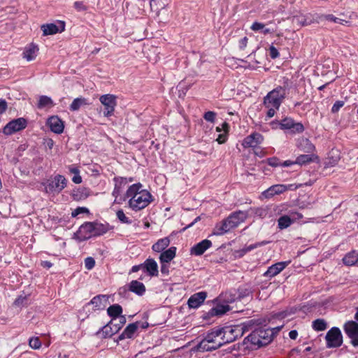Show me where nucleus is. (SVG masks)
Wrapping results in <instances>:
<instances>
[{
  "instance_id": "c85d7f7f",
  "label": "nucleus",
  "mask_w": 358,
  "mask_h": 358,
  "mask_svg": "<svg viewBox=\"0 0 358 358\" xmlns=\"http://www.w3.org/2000/svg\"><path fill=\"white\" fill-rule=\"evenodd\" d=\"M231 229V228L226 219L216 224L213 230V234L216 236H221Z\"/></svg>"
},
{
  "instance_id": "423d86ee",
  "label": "nucleus",
  "mask_w": 358,
  "mask_h": 358,
  "mask_svg": "<svg viewBox=\"0 0 358 358\" xmlns=\"http://www.w3.org/2000/svg\"><path fill=\"white\" fill-rule=\"evenodd\" d=\"M44 185L47 193L57 194L66 187L67 180L64 176L57 174L48 180Z\"/></svg>"
},
{
  "instance_id": "3c124183",
  "label": "nucleus",
  "mask_w": 358,
  "mask_h": 358,
  "mask_svg": "<svg viewBox=\"0 0 358 358\" xmlns=\"http://www.w3.org/2000/svg\"><path fill=\"white\" fill-rule=\"evenodd\" d=\"M215 117H216V113L213 111H208V112L205 113V114L203 115V118L206 121L210 122H213L215 121Z\"/></svg>"
},
{
  "instance_id": "2f4dec72",
  "label": "nucleus",
  "mask_w": 358,
  "mask_h": 358,
  "mask_svg": "<svg viewBox=\"0 0 358 358\" xmlns=\"http://www.w3.org/2000/svg\"><path fill=\"white\" fill-rule=\"evenodd\" d=\"M358 262V252L352 250L347 253L343 258V262L348 266H354Z\"/></svg>"
},
{
  "instance_id": "0e129e2a",
  "label": "nucleus",
  "mask_w": 358,
  "mask_h": 358,
  "mask_svg": "<svg viewBox=\"0 0 358 358\" xmlns=\"http://www.w3.org/2000/svg\"><path fill=\"white\" fill-rule=\"evenodd\" d=\"M289 336L291 339H296L298 336V333L296 330H292L291 331H289Z\"/></svg>"
},
{
  "instance_id": "a18cd8bd",
  "label": "nucleus",
  "mask_w": 358,
  "mask_h": 358,
  "mask_svg": "<svg viewBox=\"0 0 358 358\" xmlns=\"http://www.w3.org/2000/svg\"><path fill=\"white\" fill-rule=\"evenodd\" d=\"M117 219L122 223L131 224V220L129 219L122 210H118L116 213Z\"/></svg>"
},
{
  "instance_id": "de8ad7c7",
  "label": "nucleus",
  "mask_w": 358,
  "mask_h": 358,
  "mask_svg": "<svg viewBox=\"0 0 358 358\" xmlns=\"http://www.w3.org/2000/svg\"><path fill=\"white\" fill-rule=\"evenodd\" d=\"M339 160V156H333L331 157H329L326 162L325 165L326 166H335Z\"/></svg>"
},
{
  "instance_id": "39448f33",
  "label": "nucleus",
  "mask_w": 358,
  "mask_h": 358,
  "mask_svg": "<svg viewBox=\"0 0 358 358\" xmlns=\"http://www.w3.org/2000/svg\"><path fill=\"white\" fill-rule=\"evenodd\" d=\"M281 328L282 326L272 329H258L250 334L248 338L254 344H257L259 346L265 345L272 341L273 331L275 330V332H277L280 331Z\"/></svg>"
},
{
  "instance_id": "e2e57ef3",
  "label": "nucleus",
  "mask_w": 358,
  "mask_h": 358,
  "mask_svg": "<svg viewBox=\"0 0 358 358\" xmlns=\"http://www.w3.org/2000/svg\"><path fill=\"white\" fill-rule=\"evenodd\" d=\"M247 43H248V38L247 37H244L243 38L241 41H240V48L241 49H244L246 45H247Z\"/></svg>"
},
{
  "instance_id": "f8f14e48",
  "label": "nucleus",
  "mask_w": 358,
  "mask_h": 358,
  "mask_svg": "<svg viewBox=\"0 0 358 358\" xmlns=\"http://www.w3.org/2000/svg\"><path fill=\"white\" fill-rule=\"evenodd\" d=\"M343 329L351 339V343L354 346H358V323L355 321H348L345 323Z\"/></svg>"
},
{
  "instance_id": "864d4df0",
  "label": "nucleus",
  "mask_w": 358,
  "mask_h": 358,
  "mask_svg": "<svg viewBox=\"0 0 358 358\" xmlns=\"http://www.w3.org/2000/svg\"><path fill=\"white\" fill-rule=\"evenodd\" d=\"M264 27H265L264 24L258 22H255L252 24L250 28L252 30L257 31L262 30L264 28Z\"/></svg>"
},
{
  "instance_id": "09e8293b",
  "label": "nucleus",
  "mask_w": 358,
  "mask_h": 358,
  "mask_svg": "<svg viewBox=\"0 0 358 358\" xmlns=\"http://www.w3.org/2000/svg\"><path fill=\"white\" fill-rule=\"evenodd\" d=\"M89 210L85 207H78L71 213V216L75 217L81 213H88Z\"/></svg>"
},
{
  "instance_id": "1a4fd4ad",
  "label": "nucleus",
  "mask_w": 358,
  "mask_h": 358,
  "mask_svg": "<svg viewBox=\"0 0 358 358\" xmlns=\"http://www.w3.org/2000/svg\"><path fill=\"white\" fill-rule=\"evenodd\" d=\"M303 218V215L297 211H289L287 215H282L278 220L280 229L289 227L292 223Z\"/></svg>"
},
{
  "instance_id": "4be33fe9",
  "label": "nucleus",
  "mask_w": 358,
  "mask_h": 358,
  "mask_svg": "<svg viewBox=\"0 0 358 358\" xmlns=\"http://www.w3.org/2000/svg\"><path fill=\"white\" fill-rule=\"evenodd\" d=\"M287 190V187L284 185H274L264 191L262 196L265 199H269L275 194L283 193Z\"/></svg>"
},
{
  "instance_id": "9d476101",
  "label": "nucleus",
  "mask_w": 358,
  "mask_h": 358,
  "mask_svg": "<svg viewBox=\"0 0 358 358\" xmlns=\"http://www.w3.org/2000/svg\"><path fill=\"white\" fill-rule=\"evenodd\" d=\"M27 120L23 117L13 120L3 127V133L6 135H11L24 129L27 127Z\"/></svg>"
},
{
  "instance_id": "bb28decb",
  "label": "nucleus",
  "mask_w": 358,
  "mask_h": 358,
  "mask_svg": "<svg viewBox=\"0 0 358 358\" xmlns=\"http://www.w3.org/2000/svg\"><path fill=\"white\" fill-rule=\"evenodd\" d=\"M269 242L267 241H261V242H257L256 243H254V244H251L248 246H246L245 248H243V249L241 250H236L235 252V255L236 257H243L247 252H250L251 250L258 248V247H262V246H264L266 244H268Z\"/></svg>"
},
{
  "instance_id": "052dcab7",
  "label": "nucleus",
  "mask_w": 358,
  "mask_h": 358,
  "mask_svg": "<svg viewBox=\"0 0 358 358\" xmlns=\"http://www.w3.org/2000/svg\"><path fill=\"white\" fill-rule=\"evenodd\" d=\"M161 272L163 274L168 275L169 273V266L167 265L168 263H161Z\"/></svg>"
},
{
  "instance_id": "4c0bfd02",
  "label": "nucleus",
  "mask_w": 358,
  "mask_h": 358,
  "mask_svg": "<svg viewBox=\"0 0 358 358\" xmlns=\"http://www.w3.org/2000/svg\"><path fill=\"white\" fill-rule=\"evenodd\" d=\"M312 327L315 331H321L327 329V324L324 319H317L313 322Z\"/></svg>"
},
{
  "instance_id": "f3484780",
  "label": "nucleus",
  "mask_w": 358,
  "mask_h": 358,
  "mask_svg": "<svg viewBox=\"0 0 358 358\" xmlns=\"http://www.w3.org/2000/svg\"><path fill=\"white\" fill-rule=\"evenodd\" d=\"M206 297V292L195 293L189 297L187 304L190 308H197L204 302Z\"/></svg>"
},
{
  "instance_id": "dca6fc26",
  "label": "nucleus",
  "mask_w": 358,
  "mask_h": 358,
  "mask_svg": "<svg viewBox=\"0 0 358 358\" xmlns=\"http://www.w3.org/2000/svg\"><path fill=\"white\" fill-rule=\"evenodd\" d=\"M263 136L259 133H253L247 136L243 141L244 148H255L263 142Z\"/></svg>"
},
{
  "instance_id": "9b49d317",
  "label": "nucleus",
  "mask_w": 358,
  "mask_h": 358,
  "mask_svg": "<svg viewBox=\"0 0 358 358\" xmlns=\"http://www.w3.org/2000/svg\"><path fill=\"white\" fill-rule=\"evenodd\" d=\"M100 102L104 106L103 115L110 117L113 115L116 106V97L112 94H104L100 96Z\"/></svg>"
},
{
  "instance_id": "aec40b11",
  "label": "nucleus",
  "mask_w": 358,
  "mask_h": 358,
  "mask_svg": "<svg viewBox=\"0 0 358 358\" xmlns=\"http://www.w3.org/2000/svg\"><path fill=\"white\" fill-rule=\"evenodd\" d=\"M289 264V262H280L273 264L268 267L264 276L273 278L280 273Z\"/></svg>"
},
{
  "instance_id": "473e14b6",
  "label": "nucleus",
  "mask_w": 358,
  "mask_h": 358,
  "mask_svg": "<svg viewBox=\"0 0 358 358\" xmlns=\"http://www.w3.org/2000/svg\"><path fill=\"white\" fill-rule=\"evenodd\" d=\"M122 313V308L119 304H113L107 309V313L112 317L111 320H113V322L121 315Z\"/></svg>"
},
{
  "instance_id": "338daca9",
  "label": "nucleus",
  "mask_w": 358,
  "mask_h": 358,
  "mask_svg": "<svg viewBox=\"0 0 358 358\" xmlns=\"http://www.w3.org/2000/svg\"><path fill=\"white\" fill-rule=\"evenodd\" d=\"M141 268H143V264H140V265H136V266H134L131 268V272H137L138 271H139Z\"/></svg>"
},
{
  "instance_id": "a878e982",
  "label": "nucleus",
  "mask_w": 358,
  "mask_h": 358,
  "mask_svg": "<svg viewBox=\"0 0 358 358\" xmlns=\"http://www.w3.org/2000/svg\"><path fill=\"white\" fill-rule=\"evenodd\" d=\"M138 328V323L135 322L129 324L119 336L118 340L121 341L125 338H131Z\"/></svg>"
},
{
  "instance_id": "bf43d9fd",
  "label": "nucleus",
  "mask_w": 358,
  "mask_h": 358,
  "mask_svg": "<svg viewBox=\"0 0 358 358\" xmlns=\"http://www.w3.org/2000/svg\"><path fill=\"white\" fill-rule=\"evenodd\" d=\"M74 7L78 11L85 10L87 8L82 1H76L74 3Z\"/></svg>"
},
{
  "instance_id": "2eb2a0df",
  "label": "nucleus",
  "mask_w": 358,
  "mask_h": 358,
  "mask_svg": "<svg viewBox=\"0 0 358 358\" xmlns=\"http://www.w3.org/2000/svg\"><path fill=\"white\" fill-rule=\"evenodd\" d=\"M41 29L44 35H52L64 31L65 24L64 22L59 21L57 24L50 23L41 26Z\"/></svg>"
},
{
  "instance_id": "6ab92c4d",
  "label": "nucleus",
  "mask_w": 358,
  "mask_h": 358,
  "mask_svg": "<svg viewBox=\"0 0 358 358\" xmlns=\"http://www.w3.org/2000/svg\"><path fill=\"white\" fill-rule=\"evenodd\" d=\"M212 246V242L208 239L203 240L194 245L190 250L192 255L200 256Z\"/></svg>"
},
{
  "instance_id": "5fc2aeb1",
  "label": "nucleus",
  "mask_w": 358,
  "mask_h": 358,
  "mask_svg": "<svg viewBox=\"0 0 358 358\" xmlns=\"http://www.w3.org/2000/svg\"><path fill=\"white\" fill-rule=\"evenodd\" d=\"M269 54H270V57L272 59H275L279 57V52H278V50L273 45H271L269 48Z\"/></svg>"
},
{
  "instance_id": "69168bd1",
  "label": "nucleus",
  "mask_w": 358,
  "mask_h": 358,
  "mask_svg": "<svg viewBox=\"0 0 358 358\" xmlns=\"http://www.w3.org/2000/svg\"><path fill=\"white\" fill-rule=\"evenodd\" d=\"M293 164H296L295 161L287 160V161H285L282 164H280V166H289Z\"/></svg>"
},
{
  "instance_id": "5701e85b",
  "label": "nucleus",
  "mask_w": 358,
  "mask_h": 358,
  "mask_svg": "<svg viewBox=\"0 0 358 358\" xmlns=\"http://www.w3.org/2000/svg\"><path fill=\"white\" fill-rule=\"evenodd\" d=\"M113 320H111L106 325H105L97 334L101 335L103 338H109L116 334L120 330V327H113Z\"/></svg>"
},
{
  "instance_id": "7ed1b4c3",
  "label": "nucleus",
  "mask_w": 358,
  "mask_h": 358,
  "mask_svg": "<svg viewBox=\"0 0 358 358\" xmlns=\"http://www.w3.org/2000/svg\"><path fill=\"white\" fill-rule=\"evenodd\" d=\"M249 324H241L233 327H227L219 329L224 343H231L243 336L249 330Z\"/></svg>"
},
{
  "instance_id": "4d7b16f0",
  "label": "nucleus",
  "mask_w": 358,
  "mask_h": 358,
  "mask_svg": "<svg viewBox=\"0 0 358 358\" xmlns=\"http://www.w3.org/2000/svg\"><path fill=\"white\" fill-rule=\"evenodd\" d=\"M266 108H268V111H267V114H266V116L268 118H271L273 117L276 111L279 109V108H275V107H266Z\"/></svg>"
},
{
  "instance_id": "0eeeda50",
  "label": "nucleus",
  "mask_w": 358,
  "mask_h": 358,
  "mask_svg": "<svg viewBox=\"0 0 358 358\" xmlns=\"http://www.w3.org/2000/svg\"><path fill=\"white\" fill-rule=\"evenodd\" d=\"M273 128H276L278 125L283 130H289L292 134H300L304 131V127L301 122H296L290 117H285L280 122H272Z\"/></svg>"
},
{
  "instance_id": "49530a36",
  "label": "nucleus",
  "mask_w": 358,
  "mask_h": 358,
  "mask_svg": "<svg viewBox=\"0 0 358 358\" xmlns=\"http://www.w3.org/2000/svg\"><path fill=\"white\" fill-rule=\"evenodd\" d=\"M29 344V346L33 349H38L41 346V343L38 337L30 338Z\"/></svg>"
},
{
  "instance_id": "4468645a",
  "label": "nucleus",
  "mask_w": 358,
  "mask_h": 358,
  "mask_svg": "<svg viewBox=\"0 0 358 358\" xmlns=\"http://www.w3.org/2000/svg\"><path fill=\"white\" fill-rule=\"evenodd\" d=\"M78 239L80 241L89 239L94 236L93 231V222H87L83 224L76 234Z\"/></svg>"
},
{
  "instance_id": "f03ea898",
  "label": "nucleus",
  "mask_w": 358,
  "mask_h": 358,
  "mask_svg": "<svg viewBox=\"0 0 358 358\" xmlns=\"http://www.w3.org/2000/svg\"><path fill=\"white\" fill-rule=\"evenodd\" d=\"M224 344L221 331L219 329H215L205 336L199 343L198 348L202 351H211L219 348Z\"/></svg>"
},
{
  "instance_id": "c9c22d12",
  "label": "nucleus",
  "mask_w": 358,
  "mask_h": 358,
  "mask_svg": "<svg viewBox=\"0 0 358 358\" xmlns=\"http://www.w3.org/2000/svg\"><path fill=\"white\" fill-rule=\"evenodd\" d=\"M108 231V226L104 224L93 222V231L94 236H99Z\"/></svg>"
},
{
  "instance_id": "f704fd0d",
  "label": "nucleus",
  "mask_w": 358,
  "mask_h": 358,
  "mask_svg": "<svg viewBox=\"0 0 358 358\" xmlns=\"http://www.w3.org/2000/svg\"><path fill=\"white\" fill-rule=\"evenodd\" d=\"M129 290L138 295H142L145 292V287L142 282L132 280L129 284Z\"/></svg>"
},
{
  "instance_id": "603ef678",
  "label": "nucleus",
  "mask_w": 358,
  "mask_h": 358,
  "mask_svg": "<svg viewBox=\"0 0 358 358\" xmlns=\"http://www.w3.org/2000/svg\"><path fill=\"white\" fill-rule=\"evenodd\" d=\"M343 106H344V101H336L331 108V112L334 113H337L340 110V108H342Z\"/></svg>"
},
{
  "instance_id": "a211bd4d",
  "label": "nucleus",
  "mask_w": 358,
  "mask_h": 358,
  "mask_svg": "<svg viewBox=\"0 0 358 358\" xmlns=\"http://www.w3.org/2000/svg\"><path fill=\"white\" fill-rule=\"evenodd\" d=\"M247 217V213L243 211L234 213L227 218L228 223L231 229L238 227L241 223L243 222Z\"/></svg>"
},
{
  "instance_id": "8fccbe9b",
  "label": "nucleus",
  "mask_w": 358,
  "mask_h": 358,
  "mask_svg": "<svg viewBox=\"0 0 358 358\" xmlns=\"http://www.w3.org/2000/svg\"><path fill=\"white\" fill-rule=\"evenodd\" d=\"M95 265V261L92 257H87L85 259V266L87 270H91Z\"/></svg>"
},
{
  "instance_id": "13d9d810",
  "label": "nucleus",
  "mask_w": 358,
  "mask_h": 358,
  "mask_svg": "<svg viewBox=\"0 0 358 358\" xmlns=\"http://www.w3.org/2000/svg\"><path fill=\"white\" fill-rule=\"evenodd\" d=\"M7 102L2 99H0V115L3 114L7 109Z\"/></svg>"
},
{
  "instance_id": "37998d69",
  "label": "nucleus",
  "mask_w": 358,
  "mask_h": 358,
  "mask_svg": "<svg viewBox=\"0 0 358 358\" xmlns=\"http://www.w3.org/2000/svg\"><path fill=\"white\" fill-rule=\"evenodd\" d=\"M222 128L224 133L219 134L216 139L220 144L224 143L227 141V133L228 132L229 124L227 122L222 123Z\"/></svg>"
},
{
  "instance_id": "6e6d98bb",
  "label": "nucleus",
  "mask_w": 358,
  "mask_h": 358,
  "mask_svg": "<svg viewBox=\"0 0 358 358\" xmlns=\"http://www.w3.org/2000/svg\"><path fill=\"white\" fill-rule=\"evenodd\" d=\"M267 162H268V164L273 167H276V166H280V163L279 162V160L275 157L268 159Z\"/></svg>"
},
{
  "instance_id": "cd10ccee",
  "label": "nucleus",
  "mask_w": 358,
  "mask_h": 358,
  "mask_svg": "<svg viewBox=\"0 0 358 358\" xmlns=\"http://www.w3.org/2000/svg\"><path fill=\"white\" fill-rule=\"evenodd\" d=\"M176 253V248L171 247L166 250L162 252L159 257L161 263H169L175 257Z\"/></svg>"
},
{
  "instance_id": "a19ab883",
  "label": "nucleus",
  "mask_w": 358,
  "mask_h": 358,
  "mask_svg": "<svg viewBox=\"0 0 358 358\" xmlns=\"http://www.w3.org/2000/svg\"><path fill=\"white\" fill-rule=\"evenodd\" d=\"M105 300L104 296H94L90 301V303L97 309H101L103 308V301Z\"/></svg>"
},
{
  "instance_id": "b1692460",
  "label": "nucleus",
  "mask_w": 358,
  "mask_h": 358,
  "mask_svg": "<svg viewBox=\"0 0 358 358\" xmlns=\"http://www.w3.org/2000/svg\"><path fill=\"white\" fill-rule=\"evenodd\" d=\"M143 269L149 273L150 276L158 275V265L153 259H148L143 264Z\"/></svg>"
},
{
  "instance_id": "7c9ffc66",
  "label": "nucleus",
  "mask_w": 358,
  "mask_h": 358,
  "mask_svg": "<svg viewBox=\"0 0 358 358\" xmlns=\"http://www.w3.org/2000/svg\"><path fill=\"white\" fill-rule=\"evenodd\" d=\"M318 160L317 155L314 154L310 155H301L295 160L296 164L305 165L313 162Z\"/></svg>"
},
{
  "instance_id": "ea45409f",
  "label": "nucleus",
  "mask_w": 358,
  "mask_h": 358,
  "mask_svg": "<svg viewBox=\"0 0 358 358\" xmlns=\"http://www.w3.org/2000/svg\"><path fill=\"white\" fill-rule=\"evenodd\" d=\"M86 104V100L83 98L75 99L70 106V109L73 111L78 110L81 106Z\"/></svg>"
},
{
  "instance_id": "c756f323",
  "label": "nucleus",
  "mask_w": 358,
  "mask_h": 358,
  "mask_svg": "<svg viewBox=\"0 0 358 358\" xmlns=\"http://www.w3.org/2000/svg\"><path fill=\"white\" fill-rule=\"evenodd\" d=\"M38 51V48L37 45L34 44L29 45L24 50L23 52L24 58H25L27 61L34 60Z\"/></svg>"
},
{
  "instance_id": "393cba45",
  "label": "nucleus",
  "mask_w": 358,
  "mask_h": 358,
  "mask_svg": "<svg viewBox=\"0 0 358 358\" xmlns=\"http://www.w3.org/2000/svg\"><path fill=\"white\" fill-rule=\"evenodd\" d=\"M296 146L300 150L307 153H312L315 150L314 145L306 138H299Z\"/></svg>"
},
{
  "instance_id": "f257e3e1",
  "label": "nucleus",
  "mask_w": 358,
  "mask_h": 358,
  "mask_svg": "<svg viewBox=\"0 0 358 358\" xmlns=\"http://www.w3.org/2000/svg\"><path fill=\"white\" fill-rule=\"evenodd\" d=\"M126 199H128L129 208L136 212L147 207L152 202V196L138 182L128 187L122 200Z\"/></svg>"
},
{
  "instance_id": "e433bc0d",
  "label": "nucleus",
  "mask_w": 358,
  "mask_h": 358,
  "mask_svg": "<svg viewBox=\"0 0 358 358\" xmlns=\"http://www.w3.org/2000/svg\"><path fill=\"white\" fill-rule=\"evenodd\" d=\"M229 310V305L218 304L210 310V313L211 315H222Z\"/></svg>"
},
{
  "instance_id": "680f3d73",
  "label": "nucleus",
  "mask_w": 358,
  "mask_h": 358,
  "mask_svg": "<svg viewBox=\"0 0 358 358\" xmlns=\"http://www.w3.org/2000/svg\"><path fill=\"white\" fill-rule=\"evenodd\" d=\"M255 214L259 217H264L266 215V210L264 208H257L255 210Z\"/></svg>"
},
{
  "instance_id": "72a5a7b5",
  "label": "nucleus",
  "mask_w": 358,
  "mask_h": 358,
  "mask_svg": "<svg viewBox=\"0 0 358 358\" xmlns=\"http://www.w3.org/2000/svg\"><path fill=\"white\" fill-rule=\"evenodd\" d=\"M170 244V240L169 238H164L159 239L155 243L152 248L155 252H163Z\"/></svg>"
},
{
  "instance_id": "58836bf2",
  "label": "nucleus",
  "mask_w": 358,
  "mask_h": 358,
  "mask_svg": "<svg viewBox=\"0 0 358 358\" xmlns=\"http://www.w3.org/2000/svg\"><path fill=\"white\" fill-rule=\"evenodd\" d=\"M69 171L74 174L73 177L72 178V181L76 184H80L82 182V178L80 176V171L78 168L74 166H70L69 167Z\"/></svg>"
},
{
  "instance_id": "79ce46f5",
  "label": "nucleus",
  "mask_w": 358,
  "mask_h": 358,
  "mask_svg": "<svg viewBox=\"0 0 358 358\" xmlns=\"http://www.w3.org/2000/svg\"><path fill=\"white\" fill-rule=\"evenodd\" d=\"M52 106V100L51 98L47 96H41L39 98L38 106L39 108H43L46 106Z\"/></svg>"
},
{
  "instance_id": "774afa93",
  "label": "nucleus",
  "mask_w": 358,
  "mask_h": 358,
  "mask_svg": "<svg viewBox=\"0 0 358 358\" xmlns=\"http://www.w3.org/2000/svg\"><path fill=\"white\" fill-rule=\"evenodd\" d=\"M41 264H42V266L43 267H46V268H50L52 266V265L51 262H48V261L43 262L41 263Z\"/></svg>"
},
{
  "instance_id": "ddd939ff",
  "label": "nucleus",
  "mask_w": 358,
  "mask_h": 358,
  "mask_svg": "<svg viewBox=\"0 0 358 358\" xmlns=\"http://www.w3.org/2000/svg\"><path fill=\"white\" fill-rule=\"evenodd\" d=\"M132 180V178H129L128 180L127 178L122 177H116L114 178L115 187L112 194L115 197V202L118 203H121V199L118 200V196L121 194L123 189L125 187L127 183L129 182H131Z\"/></svg>"
},
{
  "instance_id": "20e7f679",
  "label": "nucleus",
  "mask_w": 358,
  "mask_h": 358,
  "mask_svg": "<svg viewBox=\"0 0 358 358\" xmlns=\"http://www.w3.org/2000/svg\"><path fill=\"white\" fill-rule=\"evenodd\" d=\"M286 96V89L278 86L269 92L264 98L265 107H275L279 108Z\"/></svg>"
},
{
  "instance_id": "6e6552de",
  "label": "nucleus",
  "mask_w": 358,
  "mask_h": 358,
  "mask_svg": "<svg viewBox=\"0 0 358 358\" xmlns=\"http://www.w3.org/2000/svg\"><path fill=\"white\" fill-rule=\"evenodd\" d=\"M325 338L328 348H338L343 343V336L338 327H332L329 330Z\"/></svg>"
},
{
  "instance_id": "c03bdc74",
  "label": "nucleus",
  "mask_w": 358,
  "mask_h": 358,
  "mask_svg": "<svg viewBox=\"0 0 358 358\" xmlns=\"http://www.w3.org/2000/svg\"><path fill=\"white\" fill-rule=\"evenodd\" d=\"M321 20H326L328 21L333 22L334 23L341 24H343L344 22L347 23V21L340 19L338 17H336L334 16L333 15L329 14V15H323L320 17Z\"/></svg>"
},
{
  "instance_id": "412c9836",
  "label": "nucleus",
  "mask_w": 358,
  "mask_h": 358,
  "mask_svg": "<svg viewBox=\"0 0 358 358\" xmlns=\"http://www.w3.org/2000/svg\"><path fill=\"white\" fill-rule=\"evenodd\" d=\"M48 124L50 130L56 134H61L64 131V123L57 116H52L48 120Z\"/></svg>"
}]
</instances>
